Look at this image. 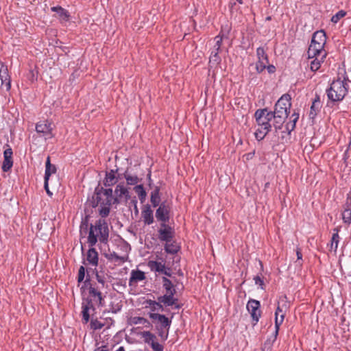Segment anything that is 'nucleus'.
<instances>
[{"label": "nucleus", "instance_id": "obj_27", "mask_svg": "<svg viewBox=\"0 0 351 351\" xmlns=\"http://www.w3.org/2000/svg\"><path fill=\"white\" fill-rule=\"evenodd\" d=\"M321 108V102L320 99L318 95H316L315 99L313 101L312 105L311 106V110L309 112V117L313 119L319 112Z\"/></svg>", "mask_w": 351, "mask_h": 351}, {"label": "nucleus", "instance_id": "obj_51", "mask_svg": "<svg viewBox=\"0 0 351 351\" xmlns=\"http://www.w3.org/2000/svg\"><path fill=\"white\" fill-rule=\"evenodd\" d=\"M85 274H86L85 267L84 266H80L79 271H78V274H77V282L79 283L84 281V280L85 278Z\"/></svg>", "mask_w": 351, "mask_h": 351}, {"label": "nucleus", "instance_id": "obj_28", "mask_svg": "<svg viewBox=\"0 0 351 351\" xmlns=\"http://www.w3.org/2000/svg\"><path fill=\"white\" fill-rule=\"evenodd\" d=\"M326 53H324V54L320 56H315L313 58V60H311V62L310 63L311 70L313 72L318 71L321 66L322 63L324 62V60L326 58Z\"/></svg>", "mask_w": 351, "mask_h": 351}, {"label": "nucleus", "instance_id": "obj_52", "mask_svg": "<svg viewBox=\"0 0 351 351\" xmlns=\"http://www.w3.org/2000/svg\"><path fill=\"white\" fill-rule=\"evenodd\" d=\"M265 69L267 70V72L269 73V74H273L276 72V66L273 64H269V65H267L266 64V68Z\"/></svg>", "mask_w": 351, "mask_h": 351}, {"label": "nucleus", "instance_id": "obj_8", "mask_svg": "<svg viewBox=\"0 0 351 351\" xmlns=\"http://www.w3.org/2000/svg\"><path fill=\"white\" fill-rule=\"evenodd\" d=\"M156 210V217L161 223H167L170 219L171 206L167 202L164 201L158 206Z\"/></svg>", "mask_w": 351, "mask_h": 351}, {"label": "nucleus", "instance_id": "obj_12", "mask_svg": "<svg viewBox=\"0 0 351 351\" xmlns=\"http://www.w3.org/2000/svg\"><path fill=\"white\" fill-rule=\"evenodd\" d=\"M142 337L144 338L145 342L151 346L153 351L164 350L163 346L156 341V336L150 331L143 332Z\"/></svg>", "mask_w": 351, "mask_h": 351}, {"label": "nucleus", "instance_id": "obj_44", "mask_svg": "<svg viewBox=\"0 0 351 351\" xmlns=\"http://www.w3.org/2000/svg\"><path fill=\"white\" fill-rule=\"evenodd\" d=\"M158 337H160L162 341H165L169 336V328L157 326L156 328Z\"/></svg>", "mask_w": 351, "mask_h": 351}, {"label": "nucleus", "instance_id": "obj_42", "mask_svg": "<svg viewBox=\"0 0 351 351\" xmlns=\"http://www.w3.org/2000/svg\"><path fill=\"white\" fill-rule=\"evenodd\" d=\"M95 277L98 282V285L96 284V286L103 289L107 283L106 275L103 272H99L96 271Z\"/></svg>", "mask_w": 351, "mask_h": 351}, {"label": "nucleus", "instance_id": "obj_31", "mask_svg": "<svg viewBox=\"0 0 351 351\" xmlns=\"http://www.w3.org/2000/svg\"><path fill=\"white\" fill-rule=\"evenodd\" d=\"M52 12H56L59 18L64 21H68L70 19V14L66 9L61 6H53L51 8Z\"/></svg>", "mask_w": 351, "mask_h": 351}, {"label": "nucleus", "instance_id": "obj_5", "mask_svg": "<svg viewBox=\"0 0 351 351\" xmlns=\"http://www.w3.org/2000/svg\"><path fill=\"white\" fill-rule=\"evenodd\" d=\"M254 118L258 128L271 131L272 125L271 121L274 119V114L267 108H259L254 113Z\"/></svg>", "mask_w": 351, "mask_h": 351}, {"label": "nucleus", "instance_id": "obj_20", "mask_svg": "<svg viewBox=\"0 0 351 351\" xmlns=\"http://www.w3.org/2000/svg\"><path fill=\"white\" fill-rule=\"evenodd\" d=\"M283 307L287 308L286 305H282V306H280L278 304L277 308H276V312H275V329L276 330V334H278L280 326L282 324V322L284 321V319H285V311L283 310Z\"/></svg>", "mask_w": 351, "mask_h": 351}, {"label": "nucleus", "instance_id": "obj_24", "mask_svg": "<svg viewBox=\"0 0 351 351\" xmlns=\"http://www.w3.org/2000/svg\"><path fill=\"white\" fill-rule=\"evenodd\" d=\"M117 170L111 169L110 171L106 172V176L104 179V185L110 187L114 185L118 182V178L116 177L115 173Z\"/></svg>", "mask_w": 351, "mask_h": 351}, {"label": "nucleus", "instance_id": "obj_55", "mask_svg": "<svg viewBox=\"0 0 351 351\" xmlns=\"http://www.w3.org/2000/svg\"><path fill=\"white\" fill-rule=\"evenodd\" d=\"M254 154H255V151L254 150L253 152H252L246 154H245L246 159L247 160L252 159L254 156Z\"/></svg>", "mask_w": 351, "mask_h": 351}, {"label": "nucleus", "instance_id": "obj_50", "mask_svg": "<svg viewBox=\"0 0 351 351\" xmlns=\"http://www.w3.org/2000/svg\"><path fill=\"white\" fill-rule=\"evenodd\" d=\"M132 323L133 324H149V322L148 320L143 317H134L132 318Z\"/></svg>", "mask_w": 351, "mask_h": 351}, {"label": "nucleus", "instance_id": "obj_9", "mask_svg": "<svg viewBox=\"0 0 351 351\" xmlns=\"http://www.w3.org/2000/svg\"><path fill=\"white\" fill-rule=\"evenodd\" d=\"M261 303L258 300L251 299L247 304V309L252 318V324L255 326L261 317V311L260 310Z\"/></svg>", "mask_w": 351, "mask_h": 351}, {"label": "nucleus", "instance_id": "obj_59", "mask_svg": "<svg viewBox=\"0 0 351 351\" xmlns=\"http://www.w3.org/2000/svg\"><path fill=\"white\" fill-rule=\"evenodd\" d=\"M350 203L351 204V194H348L346 197V201L345 204Z\"/></svg>", "mask_w": 351, "mask_h": 351}, {"label": "nucleus", "instance_id": "obj_53", "mask_svg": "<svg viewBox=\"0 0 351 351\" xmlns=\"http://www.w3.org/2000/svg\"><path fill=\"white\" fill-rule=\"evenodd\" d=\"M44 188H45L47 193L49 196H51L53 195V193L49 191V180H44Z\"/></svg>", "mask_w": 351, "mask_h": 351}, {"label": "nucleus", "instance_id": "obj_29", "mask_svg": "<svg viewBox=\"0 0 351 351\" xmlns=\"http://www.w3.org/2000/svg\"><path fill=\"white\" fill-rule=\"evenodd\" d=\"M160 187L156 186L154 187L152 191L150 194V202L153 207H157L160 202Z\"/></svg>", "mask_w": 351, "mask_h": 351}, {"label": "nucleus", "instance_id": "obj_43", "mask_svg": "<svg viewBox=\"0 0 351 351\" xmlns=\"http://www.w3.org/2000/svg\"><path fill=\"white\" fill-rule=\"evenodd\" d=\"M165 250L167 253L175 254L180 250V247L175 243H167L165 245Z\"/></svg>", "mask_w": 351, "mask_h": 351}, {"label": "nucleus", "instance_id": "obj_21", "mask_svg": "<svg viewBox=\"0 0 351 351\" xmlns=\"http://www.w3.org/2000/svg\"><path fill=\"white\" fill-rule=\"evenodd\" d=\"M99 255L96 250L93 247H90V249L87 251L86 261L88 264L97 267L98 265ZM86 264L85 261L83 263Z\"/></svg>", "mask_w": 351, "mask_h": 351}, {"label": "nucleus", "instance_id": "obj_40", "mask_svg": "<svg viewBox=\"0 0 351 351\" xmlns=\"http://www.w3.org/2000/svg\"><path fill=\"white\" fill-rule=\"evenodd\" d=\"M123 177L126 180V182L128 185H135L140 181L136 175H132L128 170H126L123 173Z\"/></svg>", "mask_w": 351, "mask_h": 351}, {"label": "nucleus", "instance_id": "obj_36", "mask_svg": "<svg viewBox=\"0 0 351 351\" xmlns=\"http://www.w3.org/2000/svg\"><path fill=\"white\" fill-rule=\"evenodd\" d=\"M56 167L55 165L51 164L50 157L48 156L45 162V171L44 180H49L51 174L56 172Z\"/></svg>", "mask_w": 351, "mask_h": 351}, {"label": "nucleus", "instance_id": "obj_39", "mask_svg": "<svg viewBox=\"0 0 351 351\" xmlns=\"http://www.w3.org/2000/svg\"><path fill=\"white\" fill-rule=\"evenodd\" d=\"M104 256L108 261H114L115 263H123L126 261L125 257L119 256L114 252H110L109 253H105Z\"/></svg>", "mask_w": 351, "mask_h": 351}, {"label": "nucleus", "instance_id": "obj_47", "mask_svg": "<svg viewBox=\"0 0 351 351\" xmlns=\"http://www.w3.org/2000/svg\"><path fill=\"white\" fill-rule=\"evenodd\" d=\"M253 280L254 281L255 285L258 286V287L261 289H262V290L265 289L264 280H263V278L262 277L261 274L260 275L258 274V275L255 276L254 277Z\"/></svg>", "mask_w": 351, "mask_h": 351}, {"label": "nucleus", "instance_id": "obj_48", "mask_svg": "<svg viewBox=\"0 0 351 351\" xmlns=\"http://www.w3.org/2000/svg\"><path fill=\"white\" fill-rule=\"evenodd\" d=\"M209 61L210 63L219 64L221 61V57L219 56V53L211 51Z\"/></svg>", "mask_w": 351, "mask_h": 351}, {"label": "nucleus", "instance_id": "obj_56", "mask_svg": "<svg viewBox=\"0 0 351 351\" xmlns=\"http://www.w3.org/2000/svg\"><path fill=\"white\" fill-rule=\"evenodd\" d=\"M296 255L298 260H302V254L301 252L300 249L298 248L296 250Z\"/></svg>", "mask_w": 351, "mask_h": 351}, {"label": "nucleus", "instance_id": "obj_11", "mask_svg": "<svg viewBox=\"0 0 351 351\" xmlns=\"http://www.w3.org/2000/svg\"><path fill=\"white\" fill-rule=\"evenodd\" d=\"M257 61L256 62V71L257 73H262L266 68V64L269 63L268 56L262 47L256 49Z\"/></svg>", "mask_w": 351, "mask_h": 351}, {"label": "nucleus", "instance_id": "obj_10", "mask_svg": "<svg viewBox=\"0 0 351 351\" xmlns=\"http://www.w3.org/2000/svg\"><path fill=\"white\" fill-rule=\"evenodd\" d=\"M149 317L152 320L155 327L157 326L170 328L171 325V318L166 317L165 315L157 313H149Z\"/></svg>", "mask_w": 351, "mask_h": 351}, {"label": "nucleus", "instance_id": "obj_17", "mask_svg": "<svg viewBox=\"0 0 351 351\" xmlns=\"http://www.w3.org/2000/svg\"><path fill=\"white\" fill-rule=\"evenodd\" d=\"M174 295L175 293H165V295L158 297V300L162 303L163 306H172L175 305V308L179 309L180 306L177 304L178 299L175 298Z\"/></svg>", "mask_w": 351, "mask_h": 351}, {"label": "nucleus", "instance_id": "obj_30", "mask_svg": "<svg viewBox=\"0 0 351 351\" xmlns=\"http://www.w3.org/2000/svg\"><path fill=\"white\" fill-rule=\"evenodd\" d=\"M278 334H276V330L269 337L261 346V351H271L274 343L277 339Z\"/></svg>", "mask_w": 351, "mask_h": 351}, {"label": "nucleus", "instance_id": "obj_26", "mask_svg": "<svg viewBox=\"0 0 351 351\" xmlns=\"http://www.w3.org/2000/svg\"><path fill=\"white\" fill-rule=\"evenodd\" d=\"M291 96L289 94H284L276 101L274 106H278L285 110H289L291 106Z\"/></svg>", "mask_w": 351, "mask_h": 351}, {"label": "nucleus", "instance_id": "obj_32", "mask_svg": "<svg viewBox=\"0 0 351 351\" xmlns=\"http://www.w3.org/2000/svg\"><path fill=\"white\" fill-rule=\"evenodd\" d=\"M326 42V35L324 30L315 32L312 36L311 43H317L318 44L325 45Z\"/></svg>", "mask_w": 351, "mask_h": 351}, {"label": "nucleus", "instance_id": "obj_45", "mask_svg": "<svg viewBox=\"0 0 351 351\" xmlns=\"http://www.w3.org/2000/svg\"><path fill=\"white\" fill-rule=\"evenodd\" d=\"M269 132L270 131H267V130H263V128H258L254 133L256 139L258 141L263 140Z\"/></svg>", "mask_w": 351, "mask_h": 351}, {"label": "nucleus", "instance_id": "obj_3", "mask_svg": "<svg viewBox=\"0 0 351 351\" xmlns=\"http://www.w3.org/2000/svg\"><path fill=\"white\" fill-rule=\"evenodd\" d=\"M109 227L106 218H100L95 223H90L88 236V243L90 247H94L99 241L106 245L109 241Z\"/></svg>", "mask_w": 351, "mask_h": 351}, {"label": "nucleus", "instance_id": "obj_64", "mask_svg": "<svg viewBox=\"0 0 351 351\" xmlns=\"http://www.w3.org/2000/svg\"><path fill=\"white\" fill-rule=\"evenodd\" d=\"M239 4L243 3V0H236Z\"/></svg>", "mask_w": 351, "mask_h": 351}, {"label": "nucleus", "instance_id": "obj_6", "mask_svg": "<svg viewBox=\"0 0 351 351\" xmlns=\"http://www.w3.org/2000/svg\"><path fill=\"white\" fill-rule=\"evenodd\" d=\"M52 123L48 120H42L36 123V131L45 140H49L54 136L53 134Z\"/></svg>", "mask_w": 351, "mask_h": 351}, {"label": "nucleus", "instance_id": "obj_14", "mask_svg": "<svg viewBox=\"0 0 351 351\" xmlns=\"http://www.w3.org/2000/svg\"><path fill=\"white\" fill-rule=\"evenodd\" d=\"M115 197H113L114 204L117 205L120 203L121 199L124 197L125 201L130 198V195L128 189L124 186L123 183L117 185L114 189Z\"/></svg>", "mask_w": 351, "mask_h": 351}, {"label": "nucleus", "instance_id": "obj_63", "mask_svg": "<svg viewBox=\"0 0 351 351\" xmlns=\"http://www.w3.org/2000/svg\"><path fill=\"white\" fill-rule=\"evenodd\" d=\"M134 207H135V209H136V212H138L137 206H136V203H137V202H136V200H135V201H134Z\"/></svg>", "mask_w": 351, "mask_h": 351}, {"label": "nucleus", "instance_id": "obj_62", "mask_svg": "<svg viewBox=\"0 0 351 351\" xmlns=\"http://www.w3.org/2000/svg\"><path fill=\"white\" fill-rule=\"evenodd\" d=\"M116 351H125V349L123 346H121Z\"/></svg>", "mask_w": 351, "mask_h": 351}, {"label": "nucleus", "instance_id": "obj_7", "mask_svg": "<svg viewBox=\"0 0 351 351\" xmlns=\"http://www.w3.org/2000/svg\"><path fill=\"white\" fill-rule=\"evenodd\" d=\"M269 112L274 114L273 125L276 130V132H277L278 130L282 129L283 123H285L286 119L288 117L289 110H285L278 106H274V110Z\"/></svg>", "mask_w": 351, "mask_h": 351}, {"label": "nucleus", "instance_id": "obj_41", "mask_svg": "<svg viewBox=\"0 0 351 351\" xmlns=\"http://www.w3.org/2000/svg\"><path fill=\"white\" fill-rule=\"evenodd\" d=\"M134 190L138 194V197L141 203H143L146 199L147 193L143 184L136 185L134 188Z\"/></svg>", "mask_w": 351, "mask_h": 351}, {"label": "nucleus", "instance_id": "obj_58", "mask_svg": "<svg viewBox=\"0 0 351 351\" xmlns=\"http://www.w3.org/2000/svg\"><path fill=\"white\" fill-rule=\"evenodd\" d=\"M120 310H121V306H118L116 308H110V311L114 313H117Z\"/></svg>", "mask_w": 351, "mask_h": 351}, {"label": "nucleus", "instance_id": "obj_34", "mask_svg": "<svg viewBox=\"0 0 351 351\" xmlns=\"http://www.w3.org/2000/svg\"><path fill=\"white\" fill-rule=\"evenodd\" d=\"M145 303L147 304V306L149 307L150 310L152 311V313H154L155 311H163L165 310L163 305L158 300L157 301L152 300H147L145 301Z\"/></svg>", "mask_w": 351, "mask_h": 351}, {"label": "nucleus", "instance_id": "obj_23", "mask_svg": "<svg viewBox=\"0 0 351 351\" xmlns=\"http://www.w3.org/2000/svg\"><path fill=\"white\" fill-rule=\"evenodd\" d=\"M300 114L298 112L294 111L289 117V121L285 125L286 132L288 136L291 135V132L295 128V125L299 119Z\"/></svg>", "mask_w": 351, "mask_h": 351}, {"label": "nucleus", "instance_id": "obj_49", "mask_svg": "<svg viewBox=\"0 0 351 351\" xmlns=\"http://www.w3.org/2000/svg\"><path fill=\"white\" fill-rule=\"evenodd\" d=\"M104 326V324L98 321L97 319H92L90 321V328L93 330H99L101 329Z\"/></svg>", "mask_w": 351, "mask_h": 351}, {"label": "nucleus", "instance_id": "obj_22", "mask_svg": "<svg viewBox=\"0 0 351 351\" xmlns=\"http://www.w3.org/2000/svg\"><path fill=\"white\" fill-rule=\"evenodd\" d=\"M0 80L2 84H5L6 89L8 90H10L11 88L10 77L8 73L7 66L3 63L1 64V66L0 68Z\"/></svg>", "mask_w": 351, "mask_h": 351}, {"label": "nucleus", "instance_id": "obj_57", "mask_svg": "<svg viewBox=\"0 0 351 351\" xmlns=\"http://www.w3.org/2000/svg\"><path fill=\"white\" fill-rule=\"evenodd\" d=\"M147 180H148V184H149V187H151V186L153 184V181L151 178V171H149V173L147 174Z\"/></svg>", "mask_w": 351, "mask_h": 351}, {"label": "nucleus", "instance_id": "obj_60", "mask_svg": "<svg viewBox=\"0 0 351 351\" xmlns=\"http://www.w3.org/2000/svg\"><path fill=\"white\" fill-rule=\"evenodd\" d=\"M96 351H109L106 346L99 348Z\"/></svg>", "mask_w": 351, "mask_h": 351}, {"label": "nucleus", "instance_id": "obj_35", "mask_svg": "<svg viewBox=\"0 0 351 351\" xmlns=\"http://www.w3.org/2000/svg\"><path fill=\"white\" fill-rule=\"evenodd\" d=\"M334 232L332 234L330 243V250L334 251L335 252L337 251L338 245L340 241V237L339 235V228H336L333 230Z\"/></svg>", "mask_w": 351, "mask_h": 351}, {"label": "nucleus", "instance_id": "obj_15", "mask_svg": "<svg viewBox=\"0 0 351 351\" xmlns=\"http://www.w3.org/2000/svg\"><path fill=\"white\" fill-rule=\"evenodd\" d=\"M148 266L152 271L163 274L166 276H171V269L169 267H167L162 262L150 261L148 263Z\"/></svg>", "mask_w": 351, "mask_h": 351}, {"label": "nucleus", "instance_id": "obj_54", "mask_svg": "<svg viewBox=\"0 0 351 351\" xmlns=\"http://www.w3.org/2000/svg\"><path fill=\"white\" fill-rule=\"evenodd\" d=\"M223 29V33L226 35V36L225 38H228V36L230 33V27L228 25H225V26H222L221 27V29L222 30Z\"/></svg>", "mask_w": 351, "mask_h": 351}, {"label": "nucleus", "instance_id": "obj_61", "mask_svg": "<svg viewBox=\"0 0 351 351\" xmlns=\"http://www.w3.org/2000/svg\"><path fill=\"white\" fill-rule=\"evenodd\" d=\"M259 265L261 267V271H262L263 270V264L262 261H259Z\"/></svg>", "mask_w": 351, "mask_h": 351}, {"label": "nucleus", "instance_id": "obj_13", "mask_svg": "<svg viewBox=\"0 0 351 351\" xmlns=\"http://www.w3.org/2000/svg\"><path fill=\"white\" fill-rule=\"evenodd\" d=\"M158 230V238L162 241L169 243L174 237V230L172 227L167 223H161Z\"/></svg>", "mask_w": 351, "mask_h": 351}, {"label": "nucleus", "instance_id": "obj_19", "mask_svg": "<svg viewBox=\"0 0 351 351\" xmlns=\"http://www.w3.org/2000/svg\"><path fill=\"white\" fill-rule=\"evenodd\" d=\"M324 45H325L318 44L317 43H311L308 50V58H313L316 56H320L323 55L324 53H326L324 50Z\"/></svg>", "mask_w": 351, "mask_h": 351}, {"label": "nucleus", "instance_id": "obj_16", "mask_svg": "<svg viewBox=\"0 0 351 351\" xmlns=\"http://www.w3.org/2000/svg\"><path fill=\"white\" fill-rule=\"evenodd\" d=\"M6 146L8 148L3 152V162L1 167L3 172L9 171L13 166L12 149L9 145H6Z\"/></svg>", "mask_w": 351, "mask_h": 351}, {"label": "nucleus", "instance_id": "obj_4", "mask_svg": "<svg viewBox=\"0 0 351 351\" xmlns=\"http://www.w3.org/2000/svg\"><path fill=\"white\" fill-rule=\"evenodd\" d=\"M348 82H351L347 75L343 76V79L338 77L330 84V87L326 90L327 97L329 102L332 104L341 101L348 93Z\"/></svg>", "mask_w": 351, "mask_h": 351}, {"label": "nucleus", "instance_id": "obj_33", "mask_svg": "<svg viewBox=\"0 0 351 351\" xmlns=\"http://www.w3.org/2000/svg\"><path fill=\"white\" fill-rule=\"evenodd\" d=\"M162 287L165 290V292L167 293H176V285L173 284V282L167 278L166 276H164L162 278Z\"/></svg>", "mask_w": 351, "mask_h": 351}, {"label": "nucleus", "instance_id": "obj_25", "mask_svg": "<svg viewBox=\"0 0 351 351\" xmlns=\"http://www.w3.org/2000/svg\"><path fill=\"white\" fill-rule=\"evenodd\" d=\"M145 279V273L139 269H133L131 271L129 285L132 286L134 283L142 281Z\"/></svg>", "mask_w": 351, "mask_h": 351}, {"label": "nucleus", "instance_id": "obj_38", "mask_svg": "<svg viewBox=\"0 0 351 351\" xmlns=\"http://www.w3.org/2000/svg\"><path fill=\"white\" fill-rule=\"evenodd\" d=\"M342 219L345 223H351V204H345L342 213Z\"/></svg>", "mask_w": 351, "mask_h": 351}, {"label": "nucleus", "instance_id": "obj_1", "mask_svg": "<svg viewBox=\"0 0 351 351\" xmlns=\"http://www.w3.org/2000/svg\"><path fill=\"white\" fill-rule=\"evenodd\" d=\"M84 287L88 288V295L86 298H82V319L85 323H87L90 319V313L95 312V307H101L104 306V296L102 295L101 289L96 286V283L92 282L90 279V276L87 274L85 280L84 281Z\"/></svg>", "mask_w": 351, "mask_h": 351}, {"label": "nucleus", "instance_id": "obj_2", "mask_svg": "<svg viewBox=\"0 0 351 351\" xmlns=\"http://www.w3.org/2000/svg\"><path fill=\"white\" fill-rule=\"evenodd\" d=\"M112 189H104L99 183L95 187L90 199L88 200L92 208H98V214L101 218H106L110 213V206L114 204Z\"/></svg>", "mask_w": 351, "mask_h": 351}, {"label": "nucleus", "instance_id": "obj_46", "mask_svg": "<svg viewBox=\"0 0 351 351\" xmlns=\"http://www.w3.org/2000/svg\"><path fill=\"white\" fill-rule=\"evenodd\" d=\"M346 14L347 12L346 11L341 10L332 16L330 21L333 23H337L340 21V19H341L346 15Z\"/></svg>", "mask_w": 351, "mask_h": 351}, {"label": "nucleus", "instance_id": "obj_37", "mask_svg": "<svg viewBox=\"0 0 351 351\" xmlns=\"http://www.w3.org/2000/svg\"><path fill=\"white\" fill-rule=\"evenodd\" d=\"M223 29L220 31L219 34L215 37V45L212 49L213 51L219 52L222 45L223 39L226 36L223 33Z\"/></svg>", "mask_w": 351, "mask_h": 351}, {"label": "nucleus", "instance_id": "obj_18", "mask_svg": "<svg viewBox=\"0 0 351 351\" xmlns=\"http://www.w3.org/2000/svg\"><path fill=\"white\" fill-rule=\"evenodd\" d=\"M141 217L145 225H151L154 221V212L151 208V205L147 204L142 208Z\"/></svg>", "mask_w": 351, "mask_h": 351}]
</instances>
